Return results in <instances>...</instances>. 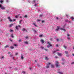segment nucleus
<instances>
[{"label":"nucleus","instance_id":"nucleus-1","mask_svg":"<svg viewBox=\"0 0 74 74\" xmlns=\"http://www.w3.org/2000/svg\"><path fill=\"white\" fill-rule=\"evenodd\" d=\"M59 63L58 61H56V67H57L58 68H59V67H60V65H59Z\"/></svg>","mask_w":74,"mask_h":74},{"label":"nucleus","instance_id":"nucleus-2","mask_svg":"<svg viewBox=\"0 0 74 74\" xmlns=\"http://www.w3.org/2000/svg\"><path fill=\"white\" fill-rule=\"evenodd\" d=\"M0 8L2 10H5V7H3L1 5H0Z\"/></svg>","mask_w":74,"mask_h":74},{"label":"nucleus","instance_id":"nucleus-3","mask_svg":"<svg viewBox=\"0 0 74 74\" xmlns=\"http://www.w3.org/2000/svg\"><path fill=\"white\" fill-rule=\"evenodd\" d=\"M48 44H49V45L48 46H47V48H49V47H52V45H51V44L50 43H49V42H48Z\"/></svg>","mask_w":74,"mask_h":74},{"label":"nucleus","instance_id":"nucleus-4","mask_svg":"<svg viewBox=\"0 0 74 74\" xmlns=\"http://www.w3.org/2000/svg\"><path fill=\"white\" fill-rule=\"evenodd\" d=\"M57 27V28L56 29V32H58V30H59L60 29V28H59V26Z\"/></svg>","mask_w":74,"mask_h":74},{"label":"nucleus","instance_id":"nucleus-5","mask_svg":"<svg viewBox=\"0 0 74 74\" xmlns=\"http://www.w3.org/2000/svg\"><path fill=\"white\" fill-rule=\"evenodd\" d=\"M57 54L59 56H62V53H57Z\"/></svg>","mask_w":74,"mask_h":74},{"label":"nucleus","instance_id":"nucleus-6","mask_svg":"<svg viewBox=\"0 0 74 74\" xmlns=\"http://www.w3.org/2000/svg\"><path fill=\"white\" fill-rule=\"evenodd\" d=\"M8 19H9V21H10V22H12V20H11V19H10V17H8Z\"/></svg>","mask_w":74,"mask_h":74},{"label":"nucleus","instance_id":"nucleus-7","mask_svg":"<svg viewBox=\"0 0 74 74\" xmlns=\"http://www.w3.org/2000/svg\"><path fill=\"white\" fill-rule=\"evenodd\" d=\"M60 30H64V32L66 31V29H63V28H60Z\"/></svg>","mask_w":74,"mask_h":74},{"label":"nucleus","instance_id":"nucleus-8","mask_svg":"<svg viewBox=\"0 0 74 74\" xmlns=\"http://www.w3.org/2000/svg\"><path fill=\"white\" fill-rule=\"evenodd\" d=\"M40 41L41 42H42V43H44V40L42 39L40 40Z\"/></svg>","mask_w":74,"mask_h":74},{"label":"nucleus","instance_id":"nucleus-9","mask_svg":"<svg viewBox=\"0 0 74 74\" xmlns=\"http://www.w3.org/2000/svg\"><path fill=\"white\" fill-rule=\"evenodd\" d=\"M14 24H10V25L9 26V27H12V26Z\"/></svg>","mask_w":74,"mask_h":74},{"label":"nucleus","instance_id":"nucleus-10","mask_svg":"<svg viewBox=\"0 0 74 74\" xmlns=\"http://www.w3.org/2000/svg\"><path fill=\"white\" fill-rule=\"evenodd\" d=\"M33 25H35V27H37V25H36V23H33Z\"/></svg>","mask_w":74,"mask_h":74},{"label":"nucleus","instance_id":"nucleus-11","mask_svg":"<svg viewBox=\"0 0 74 74\" xmlns=\"http://www.w3.org/2000/svg\"><path fill=\"white\" fill-rule=\"evenodd\" d=\"M24 43L25 44H28V42H27V41H25L24 42Z\"/></svg>","mask_w":74,"mask_h":74},{"label":"nucleus","instance_id":"nucleus-12","mask_svg":"<svg viewBox=\"0 0 74 74\" xmlns=\"http://www.w3.org/2000/svg\"><path fill=\"white\" fill-rule=\"evenodd\" d=\"M21 58L22 59H23V56H22V55H21Z\"/></svg>","mask_w":74,"mask_h":74},{"label":"nucleus","instance_id":"nucleus-13","mask_svg":"<svg viewBox=\"0 0 74 74\" xmlns=\"http://www.w3.org/2000/svg\"><path fill=\"white\" fill-rule=\"evenodd\" d=\"M65 53H66V54H67V55L68 54V51H65Z\"/></svg>","mask_w":74,"mask_h":74},{"label":"nucleus","instance_id":"nucleus-14","mask_svg":"<svg viewBox=\"0 0 74 74\" xmlns=\"http://www.w3.org/2000/svg\"><path fill=\"white\" fill-rule=\"evenodd\" d=\"M51 68H53V67H54V65H51Z\"/></svg>","mask_w":74,"mask_h":74},{"label":"nucleus","instance_id":"nucleus-15","mask_svg":"<svg viewBox=\"0 0 74 74\" xmlns=\"http://www.w3.org/2000/svg\"><path fill=\"white\" fill-rule=\"evenodd\" d=\"M45 59L46 60H48V58L47 57H46L45 58Z\"/></svg>","mask_w":74,"mask_h":74},{"label":"nucleus","instance_id":"nucleus-16","mask_svg":"<svg viewBox=\"0 0 74 74\" xmlns=\"http://www.w3.org/2000/svg\"><path fill=\"white\" fill-rule=\"evenodd\" d=\"M8 47V45H7L6 46H5L4 48H7Z\"/></svg>","mask_w":74,"mask_h":74},{"label":"nucleus","instance_id":"nucleus-17","mask_svg":"<svg viewBox=\"0 0 74 74\" xmlns=\"http://www.w3.org/2000/svg\"><path fill=\"white\" fill-rule=\"evenodd\" d=\"M43 36V35L41 34V35H39V37H42Z\"/></svg>","mask_w":74,"mask_h":74},{"label":"nucleus","instance_id":"nucleus-18","mask_svg":"<svg viewBox=\"0 0 74 74\" xmlns=\"http://www.w3.org/2000/svg\"><path fill=\"white\" fill-rule=\"evenodd\" d=\"M22 31H25V28H23L22 29Z\"/></svg>","mask_w":74,"mask_h":74},{"label":"nucleus","instance_id":"nucleus-19","mask_svg":"<svg viewBox=\"0 0 74 74\" xmlns=\"http://www.w3.org/2000/svg\"><path fill=\"white\" fill-rule=\"evenodd\" d=\"M18 15H16L15 16V18H18Z\"/></svg>","mask_w":74,"mask_h":74},{"label":"nucleus","instance_id":"nucleus-20","mask_svg":"<svg viewBox=\"0 0 74 74\" xmlns=\"http://www.w3.org/2000/svg\"><path fill=\"white\" fill-rule=\"evenodd\" d=\"M0 2L1 3H3V0H1L0 1Z\"/></svg>","mask_w":74,"mask_h":74},{"label":"nucleus","instance_id":"nucleus-21","mask_svg":"<svg viewBox=\"0 0 74 74\" xmlns=\"http://www.w3.org/2000/svg\"><path fill=\"white\" fill-rule=\"evenodd\" d=\"M33 30L34 31V33H36V31L34 29H33Z\"/></svg>","mask_w":74,"mask_h":74},{"label":"nucleus","instance_id":"nucleus-22","mask_svg":"<svg viewBox=\"0 0 74 74\" xmlns=\"http://www.w3.org/2000/svg\"><path fill=\"white\" fill-rule=\"evenodd\" d=\"M42 15H43L42 14H40V15H39L40 17H41V16H42Z\"/></svg>","mask_w":74,"mask_h":74},{"label":"nucleus","instance_id":"nucleus-23","mask_svg":"<svg viewBox=\"0 0 74 74\" xmlns=\"http://www.w3.org/2000/svg\"><path fill=\"white\" fill-rule=\"evenodd\" d=\"M18 42H22V40H21V39H19V40H18Z\"/></svg>","mask_w":74,"mask_h":74},{"label":"nucleus","instance_id":"nucleus-24","mask_svg":"<svg viewBox=\"0 0 74 74\" xmlns=\"http://www.w3.org/2000/svg\"><path fill=\"white\" fill-rule=\"evenodd\" d=\"M10 48L11 49H14V47L13 46H10Z\"/></svg>","mask_w":74,"mask_h":74},{"label":"nucleus","instance_id":"nucleus-25","mask_svg":"<svg viewBox=\"0 0 74 74\" xmlns=\"http://www.w3.org/2000/svg\"><path fill=\"white\" fill-rule=\"evenodd\" d=\"M56 52V51H53V54H54V53H55V52Z\"/></svg>","mask_w":74,"mask_h":74},{"label":"nucleus","instance_id":"nucleus-26","mask_svg":"<svg viewBox=\"0 0 74 74\" xmlns=\"http://www.w3.org/2000/svg\"><path fill=\"white\" fill-rule=\"evenodd\" d=\"M46 67V68H49V65L48 64H47V66Z\"/></svg>","mask_w":74,"mask_h":74},{"label":"nucleus","instance_id":"nucleus-27","mask_svg":"<svg viewBox=\"0 0 74 74\" xmlns=\"http://www.w3.org/2000/svg\"><path fill=\"white\" fill-rule=\"evenodd\" d=\"M71 18L72 19V20L73 21L74 20V18L73 17H71Z\"/></svg>","mask_w":74,"mask_h":74},{"label":"nucleus","instance_id":"nucleus-28","mask_svg":"<svg viewBox=\"0 0 74 74\" xmlns=\"http://www.w3.org/2000/svg\"><path fill=\"white\" fill-rule=\"evenodd\" d=\"M44 49L46 51H48V49Z\"/></svg>","mask_w":74,"mask_h":74},{"label":"nucleus","instance_id":"nucleus-29","mask_svg":"<svg viewBox=\"0 0 74 74\" xmlns=\"http://www.w3.org/2000/svg\"><path fill=\"white\" fill-rule=\"evenodd\" d=\"M10 32H13V30H11L10 29Z\"/></svg>","mask_w":74,"mask_h":74},{"label":"nucleus","instance_id":"nucleus-30","mask_svg":"<svg viewBox=\"0 0 74 74\" xmlns=\"http://www.w3.org/2000/svg\"><path fill=\"white\" fill-rule=\"evenodd\" d=\"M27 15H25V16H24V18H27Z\"/></svg>","mask_w":74,"mask_h":74},{"label":"nucleus","instance_id":"nucleus-31","mask_svg":"<svg viewBox=\"0 0 74 74\" xmlns=\"http://www.w3.org/2000/svg\"><path fill=\"white\" fill-rule=\"evenodd\" d=\"M1 59H3L4 58V56H3L2 57H1Z\"/></svg>","mask_w":74,"mask_h":74},{"label":"nucleus","instance_id":"nucleus-32","mask_svg":"<svg viewBox=\"0 0 74 74\" xmlns=\"http://www.w3.org/2000/svg\"><path fill=\"white\" fill-rule=\"evenodd\" d=\"M22 20H21L19 22V23H20V24H21V22H22Z\"/></svg>","mask_w":74,"mask_h":74},{"label":"nucleus","instance_id":"nucleus-33","mask_svg":"<svg viewBox=\"0 0 74 74\" xmlns=\"http://www.w3.org/2000/svg\"><path fill=\"white\" fill-rule=\"evenodd\" d=\"M67 39H68V40H70V37H68L67 38Z\"/></svg>","mask_w":74,"mask_h":74},{"label":"nucleus","instance_id":"nucleus-34","mask_svg":"<svg viewBox=\"0 0 74 74\" xmlns=\"http://www.w3.org/2000/svg\"><path fill=\"white\" fill-rule=\"evenodd\" d=\"M40 48H42V49H44V47L41 46L40 47Z\"/></svg>","mask_w":74,"mask_h":74},{"label":"nucleus","instance_id":"nucleus-35","mask_svg":"<svg viewBox=\"0 0 74 74\" xmlns=\"http://www.w3.org/2000/svg\"><path fill=\"white\" fill-rule=\"evenodd\" d=\"M64 47L65 48V49H66V46H64Z\"/></svg>","mask_w":74,"mask_h":74},{"label":"nucleus","instance_id":"nucleus-36","mask_svg":"<svg viewBox=\"0 0 74 74\" xmlns=\"http://www.w3.org/2000/svg\"><path fill=\"white\" fill-rule=\"evenodd\" d=\"M11 37L12 38H13L14 37V36L12 35V34L11 35Z\"/></svg>","mask_w":74,"mask_h":74},{"label":"nucleus","instance_id":"nucleus-37","mask_svg":"<svg viewBox=\"0 0 74 74\" xmlns=\"http://www.w3.org/2000/svg\"><path fill=\"white\" fill-rule=\"evenodd\" d=\"M56 19H57V20H58V19H60V18H59L58 17H56Z\"/></svg>","mask_w":74,"mask_h":74},{"label":"nucleus","instance_id":"nucleus-38","mask_svg":"<svg viewBox=\"0 0 74 74\" xmlns=\"http://www.w3.org/2000/svg\"><path fill=\"white\" fill-rule=\"evenodd\" d=\"M16 29H18V26H16Z\"/></svg>","mask_w":74,"mask_h":74},{"label":"nucleus","instance_id":"nucleus-39","mask_svg":"<svg viewBox=\"0 0 74 74\" xmlns=\"http://www.w3.org/2000/svg\"><path fill=\"white\" fill-rule=\"evenodd\" d=\"M33 3H35L36 2V0H34L33 1Z\"/></svg>","mask_w":74,"mask_h":74},{"label":"nucleus","instance_id":"nucleus-40","mask_svg":"<svg viewBox=\"0 0 74 74\" xmlns=\"http://www.w3.org/2000/svg\"><path fill=\"white\" fill-rule=\"evenodd\" d=\"M56 40H57V41H59V40L58 39H57Z\"/></svg>","mask_w":74,"mask_h":74},{"label":"nucleus","instance_id":"nucleus-41","mask_svg":"<svg viewBox=\"0 0 74 74\" xmlns=\"http://www.w3.org/2000/svg\"><path fill=\"white\" fill-rule=\"evenodd\" d=\"M16 21V19H13V21Z\"/></svg>","mask_w":74,"mask_h":74},{"label":"nucleus","instance_id":"nucleus-42","mask_svg":"<svg viewBox=\"0 0 74 74\" xmlns=\"http://www.w3.org/2000/svg\"><path fill=\"white\" fill-rule=\"evenodd\" d=\"M70 36V34H67V37H69V36Z\"/></svg>","mask_w":74,"mask_h":74},{"label":"nucleus","instance_id":"nucleus-43","mask_svg":"<svg viewBox=\"0 0 74 74\" xmlns=\"http://www.w3.org/2000/svg\"><path fill=\"white\" fill-rule=\"evenodd\" d=\"M38 22H40V21H41V20H40V19H38Z\"/></svg>","mask_w":74,"mask_h":74},{"label":"nucleus","instance_id":"nucleus-44","mask_svg":"<svg viewBox=\"0 0 74 74\" xmlns=\"http://www.w3.org/2000/svg\"><path fill=\"white\" fill-rule=\"evenodd\" d=\"M59 73H60V74H63V73H62V72H58Z\"/></svg>","mask_w":74,"mask_h":74},{"label":"nucleus","instance_id":"nucleus-45","mask_svg":"<svg viewBox=\"0 0 74 74\" xmlns=\"http://www.w3.org/2000/svg\"><path fill=\"white\" fill-rule=\"evenodd\" d=\"M22 73H23V74H25V71H23L22 72Z\"/></svg>","mask_w":74,"mask_h":74},{"label":"nucleus","instance_id":"nucleus-46","mask_svg":"<svg viewBox=\"0 0 74 74\" xmlns=\"http://www.w3.org/2000/svg\"><path fill=\"white\" fill-rule=\"evenodd\" d=\"M56 47H58V44H57L56 45Z\"/></svg>","mask_w":74,"mask_h":74},{"label":"nucleus","instance_id":"nucleus-47","mask_svg":"<svg viewBox=\"0 0 74 74\" xmlns=\"http://www.w3.org/2000/svg\"><path fill=\"white\" fill-rule=\"evenodd\" d=\"M18 27H20L21 28V26L19 25H18Z\"/></svg>","mask_w":74,"mask_h":74},{"label":"nucleus","instance_id":"nucleus-48","mask_svg":"<svg viewBox=\"0 0 74 74\" xmlns=\"http://www.w3.org/2000/svg\"><path fill=\"white\" fill-rule=\"evenodd\" d=\"M43 22H44V21H42V23H43Z\"/></svg>","mask_w":74,"mask_h":74},{"label":"nucleus","instance_id":"nucleus-49","mask_svg":"<svg viewBox=\"0 0 74 74\" xmlns=\"http://www.w3.org/2000/svg\"><path fill=\"white\" fill-rule=\"evenodd\" d=\"M25 38H26V39H27V38H28V37L26 36V37H25Z\"/></svg>","mask_w":74,"mask_h":74},{"label":"nucleus","instance_id":"nucleus-50","mask_svg":"<svg viewBox=\"0 0 74 74\" xmlns=\"http://www.w3.org/2000/svg\"><path fill=\"white\" fill-rule=\"evenodd\" d=\"M71 64H74V62H72L71 63Z\"/></svg>","mask_w":74,"mask_h":74},{"label":"nucleus","instance_id":"nucleus-51","mask_svg":"<svg viewBox=\"0 0 74 74\" xmlns=\"http://www.w3.org/2000/svg\"><path fill=\"white\" fill-rule=\"evenodd\" d=\"M62 60H64V59L62 58Z\"/></svg>","mask_w":74,"mask_h":74},{"label":"nucleus","instance_id":"nucleus-52","mask_svg":"<svg viewBox=\"0 0 74 74\" xmlns=\"http://www.w3.org/2000/svg\"><path fill=\"white\" fill-rule=\"evenodd\" d=\"M8 54H9V53H11V52L9 51L8 52Z\"/></svg>","mask_w":74,"mask_h":74},{"label":"nucleus","instance_id":"nucleus-53","mask_svg":"<svg viewBox=\"0 0 74 74\" xmlns=\"http://www.w3.org/2000/svg\"><path fill=\"white\" fill-rule=\"evenodd\" d=\"M6 1V2H7V3H8V0H7Z\"/></svg>","mask_w":74,"mask_h":74},{"label":"nucleus","instance_id":"nucleus-54","mask_svg":"<svg viewBox=\"0 0 74 74\" xmlns=\"http://www.w3.org/2000/svg\"><path fill=\"white\" fill-rule=\"evenodd\" d=\"M15 55H18V53H16L15 54Z\"/></svg>","mask_w":74,"mask_h":74},{"label":"nucleus","instance_id":"nucleus-55","mask_svg":"<svg viewBox=\"0 0 74 74\" xmlns=\"http://www.w3.org/2000/svg\"><path fill=\"white\" fill-rule=\"evenodd\" d=\"M49 64L50 65H51V63L49 62Z\"/></svg>","mask_w":74,"mask_h":74},{"label":"nucleus","instance_id":"nucleus-56","mask_svg":"<svg viewBox=\"0 0 74 74\" xmlns=\"http://www.w3.org/2000/svg\"><path fill=\"white\" fill-rule=\"evenodd\" d=\"M14 46H15V47H16V45L15 44V45H14Z\"/></svg>","mask_w":74,"mask_h":74},{"label":"nucleus","instance_id":"nucleus-57","mask_svg":"<svg viewBox=\"0 0 74 74\" xmlns=\"http://www.w3.org/2000/svg\"><path fill=\"white\" fill-rule=\"evenodd\" d=\"M55 58H58V57H57V56H55Z\"/></svg>","mask_w":74,"mask_h":74},{"label":"nucleus","instance_id":"nucleus-58","mask_svg":"<svg viewBox=\"0 0 74 74\" xmlns=\"http://www.w3.org/2000/svg\"><path fill=\"white\" fill-rule=\"evenodd\" d=\"M36 5H37V4H35L34 5V6H36Z\"/></svg>","mask_w":74,"mask_h":74},{"label":"nucleus","instance_id":"nucleus-59","mask_svg":"<svg viewBox=\"0 0 74 74\" xmlns=\"http://www.w3.org/2000/svg\"><path fill=\"white\" fill-rule=\"evenodd\" d=\"M29 69L30 70H31V69H32V68H29Z\"/></svg>","mask_w":74,"mask_h":74},{"label":"nucleus","instance_id":"nucleus-60","mask_svg":"<svg viewBox=\"0 0 74 74\" xmlns=\"http://www.w3.org/2000/svg\"><path fill=\"white\" fill-rule=\"evenodd\" d=\"M10 40V41H11V42H12V40Z\"/></svg>","mask_w":74,"mask_h":74},{"label":"nucleus","instance_id":"nucleus-61","mask_svg":"<svg viewBox=\"0 0 74 74\" xmlns=\"http://www.w3.org/2000/svg\"><path fill=\"white\" fill-rule=\"evenodd\" d=\"M72 55L73 56H74V54H72Z\"/></svg>","mask_w":74,"mask_h":74},{"label":"nucleus","instance_id":"nucleus-62","mask_svg":"<svg viewBox=\"0 0 74 74\" xmlns=\"http://www.w3.org/2000/svg\"><path fill=\"white\" fill-rule=\"evenodd\" d=\"M59 51V50H57L56 51Z\"/></svg>","mask_w":74,"mask_h":74},{"label":"nucleus","instance_id":"nucleus-63","mask_svg":"<svg viewBox=\"0 0 74 74\" xmlns=\"http://www.w3.org/2000/svg\"><path fill=\"white\" fill-rule=\"evenodd\" d=\"M62 64H64V63H62Z\"/></svg>","mask_w":74,"mask_h":74},{"label":"nucleus","instance_id":"nucleus-64","mask_svg":"<svg viewBox=\"0 0 74 74\" xmlns=\"http://www.w3.org/2000/svg\"><path fill=\"white\" fill-rule=\"evenodd\" d=\"M37 62V61H36V60H35V62Z\"/></svg>","mask_w":74,"mask_h":74}]
</instances>
